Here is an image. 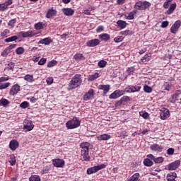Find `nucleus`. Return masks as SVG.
Instances as JSON below:
<instances>
[{
    "label": "nucleus",
    "mask_w": 181,
    "mask_h": 181,
    "mask_svg": "<svg viewBox=\"0 0 181 181\" xmlns=\"http://www.w3.org/2000/svg\"><path fill=\"white\" fill-rule=\"evenodd\" d=\"M81 148V156L83 157V160L85 162H90V143L88 142H83L80 144Z\"/></svg>",
    "instance_id": "obj_1"
},
{
    "label": "nucleus",
    "mask_w": 181,
    "mask_h": 181,
    "mask_svg": "<svg viewBox=\"0 0 181 181\" xmlns=\"http://www.w3.org/2000/svg\"><path fill=\"white\" fill-rule=\"evenodd\" d=\"M83 83V79H81V74H76L72 79L69 81V88L70 90H75L77 87H80Z\"/></svg>",
    "instance_id": "obj_2"
},
{
    "label": "nucleus",
    "mask_w": 181,
    "mask_h": 181,
    "mask_svg": "<svg viewBox=\"0 0 181 181\" xmlns=\"http://www.w3.org/2000/svg\"><path fill=\"white\" fill-rule=\"evenodd\" d=\"M80 124H81V121L74 117L66 123V127L67 129H75V128H78V127H80Z\"/></svg>",
    "instance_id": "obj_3"
},
{
    "label": "nucleus",
    "mask_w": 181,
    "mask_h": 181,
    "mask_svg": "<svg viewBox=\"0 0 181 181\" xmlns=\"http://www.w3.org/2000/svg\"><path fill=\"white\" fill-rule=\"evenodd\" d=\"M177 6L176 2L171 4L168 1H165L163 6L164 9H168L166 11L167 15H172V13L175 12V9H176Z\"/></svg>",
    "instance_id": "obj_4"
},
{
    "label": "nucleus",
    "mask_w": 181,
    "mask_h": 181,
    "mask_svg": "<svg viewBox=\"0 0 181 181\" xmlns=\"http://www.w3.org/2000/svg\"><path fill=\"white\" fill-rule=\"evenodd\" d=\"M151 7V3L147 1H138L135 4L134 8L138 11H145L148 9V8Z\"/></svg>",
    "instance_id": "obj_5"
},
{
    "label": "nucleus",
    "mask_w": 181,
    "mask_h": 181,
    "mask_svg": "<svg viewBox=\"0 0 181 181\" xmlns=\"http://www.w3.org/2000/svg\"><path fill=\"white\" fill-rule=\"evenodd\" d=\"M105 168H107V165L105 164H100V165L88 168L86 173L87 175H93V173H97L98 170H101V169H105Z\"/></svg>",
    "instance_id": "obj_6"
},
{
    "label": "nucleus",
    "mask_w": 181,
    "mask_h": 181,
    "mask_svg": "<svg viewBox=\"0 0 181 181\" xmlns=\"http://www.w3.org/2000/svg\"><path fill=\"white\" fill-rule=\"evenodd\" d=\"M141 88H142V87H141V86L129 85L125 88V91H126V93H139V91H141Z\"/></svg>",
    "instance_id": "obj_7"
},
{
    "label": "nucleus",
    "mask_w": 181,
    "mask_h": 181,
    "mask_svg": "<svg viewBox=\"0 0 181 181\" xmlns=\"http://www.w3.org/2000/svg\"><path fill=\"white\" fill-rule=\"evenodd\" d=\"M94 89H89V90L83 95V101H90L91 100H94Z\"/></svg>",
    "instance_id": "obj_8"
},
{
    "label": "nucleus",
    "mask_w": 181,
    "mask_h": 181,
    "mask_svg": "<svg viewBox=\"0 0 181 181\" xmlns=\"http://www.w3.org/2000/svg\"><path fill=\"white\" fill-rule=\"evenodd\" d=\"M13 4V0H7L6 2L0 4V12H5Z\"/></svg>",
    "instance_id": "obj_9"
},
{
    "label": "nucleus",
    "mask_w": 181,
    "mask_h": 181,
    "mask_svg": "<svg viewBox=\"0 0 181 181\" xmlns=\"http://www.w3.org/2000/svg\"><path fill=\"white\" fill-rule=\"evenodd\" d=\"M160 119H168V118H169V117H170V112H169V110H168L167 108L163 107L160 110Z\"/></svg>",
    "instance_id": "obj_10"
},
{
    "label": "nucleus",
    "mask_w": 181,
    "mask_h": 181,
    "mask_svg": "<svg viewBox=\"0 0 181 181\" xmlns=\"http://www.w3.org/2000/svg\"><path fill=\"white\" fill-rule=\"evenodd\" d=\"M181 21L180 20H177L174 23V24L171 26L170 32L173 33V35H176L177 33V30H179V28H180Z\"/></svg>",
    "instance_id": "obj_11"
},
{
    "label": "nucleus",
    "mask_w": 181,
    "mask_h": 181,
    "mask_svg": "<svg viewBox=\"0 0 181 181\" xmlns=\"http://www.w3.org/2000/svg\"><path fill=\"white\" fill-rule=\"evenodd\" d=\"M33 128H35V125L33 124V122L31 120H24L23 129H26V131H32Z\"/></svg>",
    "instance_id": "obj_12"
},
{
    "label": "nucleus",
    "mask_w": 181,
    "mask_h": 181,
    "mask_svg": "<svg viewBox=\"0 0 181 181\" xmlns=\"http://www.w3.org/2000/svg\"><path fill=\"white\" fill-rule=\"evenodd\" d=\"M181 94L180 90H177L173 95H171V97L169 98L168 101L169 103H171L172 104H175L176 101H177V98H179V96Z\"/></svg>",
    "instance_id": "obj_13"
},
{
    "label": "nucleus",
    "mask_w": 181,
    "mask_h": 181,
    "mask_svg": "<svg viewBox=\"0 0 181 181\" xmlns=\"http://www.w3.org/2000/svg\"><path fill=\"white\" fill-rule=\"evenodd\" d=\"M8 147L11 151H15L17 148H19V141H18L16 139L11 140Z\"/></svg>",
    "instance_id": "obj_14"
},
{
    "label": "nucleus",
    "mask_w": 181,
    "mask_h": 181,
    "mask_svg": "<svg viewBox=\"0 0 181 181\" xmlns=\"http://www.w3.org/2000/svg\"><path fill=\"white\" fill-rule=\"evenodd\" d=\"M52 165L55 167V168H63V166H64L65 165V162L64 160H62L60 158H57V159H52Z\"/></svg>",
    "instance_id": "obj_15"
},
{
    "label": "nucleus",
    "mask_w": 181,
    "mask_h": 181,
    "mask_svg": "<svg viewBox=\"0 0 181 181\" xmlns=\"http://www.w3.org/2000/svg\"><path fill=\"white\" fill-rule=\"evenodd\" d=\"M179 166H180V160H177L173 163H170L167 168L168 170H176Z\"/></svg>",
    "instance_id": "obj_16"
},
{
    "label": "nucleus",
    "mask_w": 181,
    "mask_h": 181,
    "mask_svg": "<svg viewBox=\"0 0 181 181\" xmlns=\"http://www.w3.org/2000/svg\"><path fill=\"white\" fill-rule=\"evenodd\" d=\"M98 45H100V40L97 38L86 42V46L88 47H95V46H98Z\"/></svg>",
    "instance_id": "obj_17"
},
{
    "label": "nucleus",
    "mask_w": 181,
    "mask_h": 181,
    "mask_svg": "<svg viewBox=\"0 0 181 181\" xmlns=\"http://www.w3.org/2000/svg\"><path fill=\"white\" fill-rule=\"evenodd\" d=\"M19 91H21V86L18 84H15L10 89L9 94L10 95H16Z\"/></svg>",
    "instance_id": "obj_18"
},
{
    "label": "nucleus",
    "mask_w": 181,
    "mask_h": 181,
    "mask_svg": "<svg viewBox=\"0 0 181 181\" xmlns=\"http://www.w3.org/2000/svg\"><path fill=\"white\" fill-rule=\"evenodd\" d=\"M19 36H22V37H33V36H36V33L33 31H27L23 32L21 31L19 33Z\"/></svg>",
    "instance_id": "obj_19"
},
{
    "label": "nucleus",
    "mask_w": 181,
    "mask_h": 181,
    "mask_svg": "<svg viewBox=\"0 0 181 181\" xmlns=\"http://www.w3.org/2000/svg\"><path fill=\"white\" fill-rule=\"evenodd\" d=\"M57 16V11L52 8L47 11L46 18L47 19H50V18H54V16Z\"/></svg>",
    "instance_id": "obj_20"
},
{
    "label": "nucleus",
    "mask_w": 181,
    "mask_h": 181,
    "mask_svg": "<svg viewBox=\"0 0 181 181\" xmlns=\"http://www.w3.org/2000/svg\"><path fill=\"white\" fill-rule=\"evenodd\" d=\"M62 12L65 16H73L74 15V9L71 8H64Z\"/></svg>",
    "instance_id": "obj_21"
},
{
    "label": "nucleus",
    "mask_w": 181,
    "mask_h": 181,
    "mask_svg": "<svg viewBox=\"0 0 181 181\" xmlns=\"http://www.w3.org/2000/svg\"><path fill=\"white\" fill-rule=\"evenodd\" d=\"M47 27V23L39 22L35 24L34 28L36 30H40Z\"/></svg>",
    "instance_id": "obj_22"
},
{
    "label": "nucleus",
    "mask_w": 181,
    "mask_h": 181,
    "mask_svg": "<svg viewBox=\"0 0 181 181\" xmlns=\"http://www.w3.org/2000/svg\"><path fill=\"white\" fill-rule=\"evenodd\" d=\"M53 42V40L50 37H45L39 41L38 45H45L46 46H49L50 43Z\"/></svg>",
    "instance_id": "obj_23"
},
{
    "label": "nucleus",
    "mask_w": 181,
    "mask_h": 181,
    "mask_svg": "<svg viewBox=\"0 0 181 181\" xmlns=\"http://www.w3.org/2000/svg\"><path fill=\"white\" fill-rule=\"evenodd\" d=\"M150 148L154 152H162V151H163V147L159 144H152Z\"/></svg>",
    "instance_id": "obj_24"
},
{
    "label": "nucleus",
    "mask_w": 181,
    "mask_h": 181,
    "mask_svg": "<svg viewBox=\"0 0 181 181\" xmlns=\"http://www.w3.org/2000/svg\"><path fill=\"white\" fill-rule=\"evenodd\" d=\"M177 177V174L175 172L170 173L167 174L166 179L167 181H176V178Z\"/></svg>",
    "instance_id": "obj_25"
},
{
    "label": "nucleus",
    "mask_w": 181,
    "mask_h": 181,
    "mask_svg": "<svg viewBox=\"0 0 181 181\" xmlns=\"http://www.w3.org/2000/svg\"><path fill=\"white\" fill-rule=\"evenodd\" d=\"M98 141H108L111 139V135L107 134H100L97 136Z\"/></svg>",
    "instance_id": "obj_26"
},
{
    "label": "nucleus",
    "mask_w": 181,
    "mask_h": 181,
    "mask_svg": "<svg viewBox=\"0 0 181 181\" xmlns=\"http://www.w3.org/2000/svg\"><path fill=\"white\" fill-rule=\"evenodd\" d=\"M74 59L78 63V62H83L86 60V57H84L83 54L77 53L74 55Z\"/></svg>",
    "instance_id": "obj_27"
},
{
    "label": "nucleus",
    "mask_w": 181,
    "mask_h": 181,
    "mask_svg": "<svg viewBox=\"0 0 181 181\" xmlns=\"http://www.w3.org/2000/svg\"><path fill=\"white\" fill-rule=\"evenodd\" d=\"M110 85H99L98 89L103 90V95H105L108 91H110Z\"/></svg>",
    "instance_id": "obj_28"
},
{
    "label": "nucleus",
    "mask_w": 181,
    "mask_h": 181,
    "mask_svg": "<svg viewBox=\"0 0 181 181\" xmlns=\"http://www.w3.org/2000/svg\"><path fill=\"white\" fill-rule=\"evenodd\" d=\"M98 38L103 42H108L111 39V37L107 33H103L98 35Z\"/></svg>",
    "instance_id": "obj_29"
},
{
    "label": "nucleus",
    "mask_w": 181,
    "mask_h": 181,
    "mask_svg": "<svg viewBox=\"0 0 181 181\" xmlns=\"http://www.w3.org/2000/svg\"><path fill=\"white\" fill-rule=\"evenodd\" d=\"M100 77V74L98 72H95L93 74H90L88 76V81H94V80H97Z\"/></svg>",
    "instance_id": "obj_30"
},
{
    "label": "nucleus",
    "mask_w": 181,
    "mask_h": 181,
    "mask_svg": "<svg viewBox=\"0 0 181 181\" xmlns=\"http://www.w3.org/2000/svg\"><path fill=\"white\" fill-rule=\"evenodd\" d=\"M117 25L120 29H125L127 28V21L119 20L117 21Z\"/></svg>",
    "instance_id": "obj_31"
},
{
    "label": "nucleus",
    "mask_w": 181,
    "mask_h": 181,
    "mask_svg": "<svg viewBox=\"0 0 181 181\" xmlns=\"http://www.w3.org/2000/svg\"><path fill=\"white\" fill-rule=\"evenodd\" d=\"M151 54H146L141 59V62L143 63H147V62H149L151 60Z\"/></svg>",
    "instance_id": "obj_32"
},
{
    "label": "nucleus",
    "mask_w": 181,
    "mask_h": 181,
    "mask_svg": "<svg viewBox=\"0 0 181 181\" xmlns=\"http://www.w3.org/2000/svg\"><path fill=\"white\" fill-rule=\"evenodd\" d=\"M24 80L25 81H28V83H33L35 81V78H33V75L27 74L24 76Z\"/></svg>",
    "instance_id": "obj_33"
},
{
    "label": "nucleus",
    "mask_w": 181,
    "mask_h": 181,
    "mask_svg": "<svg viewBox=\"0 0 181 181\" xmlns=\"http://www.w3.org/2000/svg\"><path fill=\"white\" fill-rule=\"evenodd\" d=\"M11 104V102L6 98H1L0 100V105H3V107H8Z\"/></svg>",
    "instance_id": "obj_34"
},
{
    "label": "nucleus",
    "mask_w": 181,
    "mask_h": 181,
    "mask_svg": "<svg viewBox=\"0 0 181 181\" xmlns=\"http://www.w3.org/2000/svg\"><path fill=\"white\" fill-rule=\"evenodd\" d=\"M139 176H141V175H139V173H134V174L128 180V181H139Z\"/></svg>",
    "instance_id": "obj_35"
},
{
    "label": "nucleus",
    "mask_w": 181,
    "mask_h": 181,
    "mask_svg": "<svg viewBox=\"0 0 181 181\" xmlns=\"http://www.w3.org/2000/svg\"><path fill=\"white\" fill-rule=\"evenodd\" d=\"M143 163L144 166L151 167L153 165V161L151 160L149 158H146L144 160Z\"/></svg>",
    "instance_id": "obj_36"
},
{
    "label": "nucleus",
    "mask_w": 181,
    "mask_h": 181,
    "mask_svg": "<svg viewBox=\"0 0 181 181\" xmlns=\"http://www.w3.org/2000/svg\"><path fill=\"white\" fill-rule=\"evenodd\" d=\"M126 73L127 76H134V73H135V67L131 66L128 68L127 70L126 71Z\"/></svg>",
    "instance_id": "obj_37"
},
{
    "label": "nucleus",
    "mask_w": 181,
    "mask_h": 181,
    "mask_svg": "<svg viewBox=\"0 0 181 181\" xmlns=\"http://www.w3.org/2000/svg\"><path fill=\"white\" fill-rule=\"evenodd\" d=\"M139 115L140 117H142V118H144V119H149V113L145 111L139 112Z\"/></svg>",
    "instance_id": "obj_38"
},
{
    "label": "nucleus",
    "mask_w": 181,
    "mask_h": 181,
    "mask_svg": "<svg viewBox=\"0 0 181 181\" xmlns=\"http://www.w3.org/2000/svg\"><path fill=\"white\" fill-rule=\"evenodd\" d=\"M57 64V61L53 59L48 62L47 67L50 69L51 67H54V66H56Z\"/></svg>",
    "instance_id": "obj_39"
},
{
    "label": "nucleus",
    "mask_w": 181,
    "mask_h": 181,
    "mask_svg": "<svg viewBox=\"0 0 181 181\" xmlns=\"http://www.w3.org/2000/svg\"><path fill=\"white\" fill-rule=\"evenodd\" d=\"M6 70L9 71V70H11L12 71H13V69H15V63L13 62H9L8 64H7V66H6Z\"/></svg>",
    "instance_id": "obj_40"
},
{
    "label": "nucleus",
    "mask_w": 181,
    "mask_h": 181,
    "mask_svg": "<svg viewBox=\"0 0 181 181\" xmlns=\"http://www.w3.org/2000/svg\"><path fill=\"white\" fill-rule=\"evenodd\" d=\"M15 40H18V36L13 35L11 37H9L8 38H6L5 40V42H7V43H9V42H15Z\"/></svg>",
    "instance_id": "obj_41"
},
{
    "label": "nucleus",
    "mask_w": 181,
    "mask_h": 181,
    "mask_svg": "<svg viewBox=\"0 0 181 181\" xmlns=\"http://www.w3.org/2000/svg\"><path fill=\"white\" fill-rule=\"evenodd\" d=\"M16 54H23L25 53V48L19 47L16 49Z\"/></svg>",
    "instance_id": "obj_42"
},
{
    "label": "nucleus",
    "mask_w": 181,
    "mask_h": 181,
    "mask_svg": "<svg viewBox=\"0 0 181 181\" xmlns=\"http://www.w3.org/2000/svg\"><path fill=\"white\" fill-rule=\"evenodd\" d=\"M163 87L164 90H166L167 91H170V90H172V85L169 84L168 82H165Z\"/></svg>",
    "instance_id": "obj_43"
},
{
    "label": "nucleus",
    "mask_w": 181,
    "mask_h": 181,
    "mask_svg": "<svg viewBox=\"0 0 181 181\" xmlns=\"http://www.w3.org/2000/svg\"><path fill=\"white\" fill-rule=\"evenodd\" d=\"M29 105H30L29 102H28V101L22 102L20 104L21 108H23V110H25V108H28L29 107Z\"/></svg>",
    "instance_id": "obj_44"
},
{
    "label": "nucleus",
    "mask_w": 181,
    "mask_h": 181,
    "mask_svg": "<svg viewBox=\"0 0 181 181\" xmlns=\"http://www.w3.org/2000/svg\"><path fill=\"white\" fill-rule=\"evenodd\" d=\"M98 66L100 68V69H104V67H105V66H107V62L104 61V60H101L98 62Z\"/></svg>",
    "instance_id": "obj_45"
},
{
    "label": "nucleus",
    "mask_w": 181,
    "mask_h": 181,
    "mask_svg": "<svg viewBox=\"0 0 181 181\" xmlns=\"http://www.w3.org/2000/svg\"><path fill=\"white\" fill-rule=\"evenodd\" d=\"M11 86V83L6 82L5 83L0 84V90H5V88H8Z\"/></svg>",
    "instance_id": "obj_46"
},
{
    "label": "nucleus",
    "mask_w": 181,
    "mask_h": 181,
    "mask_svg": "<svg viewBox=\"0 0 181 181\" xmlns=\"http://www.w3.org/2000/svg\"><path fill=\"white\" fill-rule=\"evenodd\" d=\"M15 23H16V18L11 19L8 23V26L11 28H15Z\"/></svg>",
    "instance_id": "obj_47"
},
{
    "label": "nucleus",
    "mask_w": 181,
    "mask_h": 181,
    "mask_svg": "<svg viewBox=\"0 0 181 181\" xmlns=\"http://www.w3.org/2000/svg\"><path fill=\"white\" fill-rule=\"evenodd\" d=\"M116 91V94L117 95V97L119 98V97H121V95H124V94H125V93H127V91H125L124 90H115Z\"/></svg>",
    "instance_id": "obj_48"
},
{
    "label": "nucleus",
    "mask_w": 181,
    "mask_h": 181,
    "mask_svg": "<svg viewBox=\"0 0 181 181\" xmlns=\"http://www.w3.org/2000/svg\"><path fill=\"white\" fill-rule=\"evenodd\" d=\"M30 181H40V177L39 175H32L29 178Z\"/></svg>",
    "instance_id": "obj_49"
},
{
    "label": "nucleus",
    "mask_w": 181,
    "mask_h": 181,
    "mask_svg": "<svg viewBox=\"0 0 181 181\" xmlns=\"http://www.w3.org/2000/svg\"><path fill=\"white\" fill-rule=\"evenodd\" d=\"M165 160L163 157H158L154 158V163H163V162Z\"/></svg>",
    "instance_id": "obj_50"
},
{
    "label": "nucleus",
    "mask_w": 181,
    "mask_h": 181,
    "mask_svg": "<svg viewBox=\"0 0 181 181\" xmlns=\"http://www.w3.org/2000/svg\"><path fill=\"white\" fill-rule=\"evenodd\" d=\"M50 169H52V168L50 167V165H46V166L44 167L43 169H42V174L49 173V171L50 170Z\"/></svg>",
    "instance_id": "obj_51"
},
{
    "label": "nucleus",
    "mask_w": 181,
    "mask_h": 181,
    "mask_svg": "<svg viewBox=\"0 0 181 181\" xmlns=\"http://www.w3.org/2000/svg\"><path fill=\"white\" fill-rule=\"evenodd\" d=\"M126 19L129 20V21H132V19H134V12H130L128 16H125Z\"/></svg>",
    "instance_id": "obj_52"
},
{
    "label": "nucleus",
    "mask_w": 181,
    "mask_h": 181,
    "mask_svg": "<svg viewBox=\"0 0 181 181\" xmlns=\"http://www.w3.org/2000/svg\"><path fill=\"white\" fill-rule=\"evenodd\" d=\"M109 98L110 100H115L117 98H118V95H117V92L115 90L110 96H109Z\"/></svg>",
    "instance_id": "obj_53"
},
{
    "label": "nucleus",
    "mask_w": 181,
    "mask_h": 181,
    "mask_svg": "<svg viewBox=\"0 0 181 181\" xmlns=\"http://www.w3.org/2000/svg\"><path fill=\"white\" fill-rule=\"evenodd\" d=\"M144 90L145 93H151L152 91V88L148 85L144 86Z\"/></svg>",
    "instance_id": "obj_54"
},
{
    "label": "nucleus",
    "mask_w": 181,
    "mask_h": 181,
    "mask_svg": "<svg viewBox=\"0 0 181 181\" xmlns=\"http://www.w3.org/2000/svg\"><path fill=\"white\" fill-rule=\"evenodd\" d=\"M46 62H47V59L46 58H42L39 62H38V65L39 66H43L46 64Z\"/></svg>",
    "instance_id": "obj_55"
},
{
    "label": "nucleus",
    "mask_w": 181,
    "mask_h": 181,
    "mask_svg": "<svg viewBox=\"0 0 181 181\" xmlns=\"http://www.w3.org/2000/svg\"><path fill=\"white\" fill-rule=\"evenodd\" d=\"M10 51L8 49L6 48L4 52H1V56L3 57H6L8 56V54H9Z\"/></svg>",
    "instance_id": "obj_56"
},
{
    "label": "nucleus",
    "mask_w": 181,
    "mask_h": 181,
    "mask_svg": "<svg viewBox=\"0 0 181 181\" xmlns=\"http://www.w3.org/2000/svg\"><path fill=\"white\" fill-rule=\"evenodd\" d=\"M122 40H124V38L121 36H117L114 38V42H115V43H119V42H122Z\"/></svg>",
    "instance_id": "obj_57"
},
{
    "label": "nucleus",
    "mask_w": 181,
    "mask_h": 181,
    "mask_svg": "<svg viewBox=\"0 0 181 181\" xmlns=\"http://www.w3.org/2000/svg\"><path fill=\"white\" fill-rule=\"evenodd\" d=\"M96 32H97V33H101V32H104V27H103V25H99L96 28Z\"/></svg>",
    "instance_id": "obj_58"
},
{
    "label": "nucleus",
    "mask_w": 181,
    "mask_h": 181,
    "mask_svg": "<svg viewBox=\"0 0 181 181\" xmlns=\"http://www.w3.org/2000/svg\"><path fill=\"white\" fill-rule=\"evenodd\" d=\"M168 26H169V21H163L160 25V27L163 28H168Z\"/></svg>",
    "instance_id": "obj_59"
},
{
    "label": "nucleus",
    "mask_w": 181,
    "mask_h": 181,
    "mask_svg": "<svg viewBox=\"0 0 181 181\" xmlns=\"http://www.w3.org/2000/svg\"><path fill=\"white\" fill-rule=\"evenodd\" d=\"M168 155H173L175 153V148H169L167 151Z\"/></svg>",
    "instance_id": "obj_60"
},
{
    "label": "nucleus",
    "mask_w": 181,
    "mask_h": 181,
    "mask_svg": "<svg viewBox=\"0 0 181 181\" xmlns=\"http://www.w3.org/2000/svg\"><path fill=\"white\" fill-rule=\"evenodd\" d=\"M0 35L1 37H6V36H8V30H4Z\"/></svg>",
    "instance_id": "obj_61"
},
{
    "label": "nucleus",
    "mask_w": 181,
    "mask_h": 181,
    "mask_svg": "<svg viewBox=\"0 0 181 181\" xmlns=\"http://www.w3.org/2000/svg\"><path fill=\"white\" fill-rule=\"evenodd\" d=\"M46 82L47 84L50 85L53 83V78L49 77L46 79Z\"/></svg>",
    "instance_id": "obj_62"
},
{
    "label": "nucleus",
    "mask_w": 181,
    "mask_h": 181,
    "mask_svg": "<svg viewBox=\"0 0 181 181\" xmlns=\"http://www.w3.org/2000/svg\"><path fill=\"white\" fill-rule=\"evenodd\" d=\"M122 101H124V103L127 101H131V98L129 96H123L122 98Z\"/></svg>",
    "instance_id": "obj_63"
},
{
    "label": "nucleus",
    "mask_w": 181,
    "mask_h": 181,
    "mask_svg": "<svg viewBox=\"0 0 181 181\" xmlns=\"http://www.w3.org/2000/svg\"><path fill=\"white\" fill-rule=\"evenodd\" d=\"M15 47H16V44H12L10 46H8L7 49H8V51L11 52V50H12V49H15Z\"/></svg>",
    "instance_id": "obj_64"
}]
</instances>
